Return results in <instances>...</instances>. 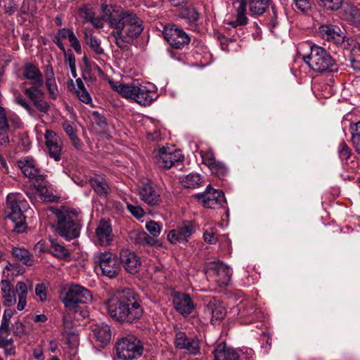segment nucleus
<instances>
[{
  "label": "nucleus",
  "mask_w": 360,
  "mask_h": 360,
  "mask_svg": "<svg viewBox=\"0 0 360 360\" xmlns=\"http://www.w3.org/2000/svg\"><path fill=\"white\" fill-rule=\"evenodd\" d=\"M205 313L212 316V321H217L225 316L226 310L219 300L212 297L206 304Z\"/></svg>",
  "instance_id": "a878e982"
},
{
  "label": "nucleus",
  "mask_w": 360,
  "mask_h": 360,
  "mask_svg": "<svg viewBox=\"0 0 360 360\" xmlns=\"http://www.w3.org/2000/svg\"><path fill=\"white\" fill-rule=\"evenodd\" d=\"M33 104L39 112H41L43 113H48V112L50 110L49 103L47 101H44L43 98H40Z\"/></svg>",
  "instance_id": "052dcab7"
},
{
  "label": "nucleus",
  "mask_w": 360,
  "mask_h": 360,
  "mask_svg": "<svg viewBox=\"0 0 360 360\" xmlns=\"http://www.w3.org/2000/svg\"><path fill=\"white\" fill-rule=\"evenodd\" d=\"M45 84L50 98L53 100H56L58 96V89L56 79L51 80V79H49V80H45Z\"/></svg>",
  "instance_id": "de8ad7c7"
},
{
  "label": "nucleus",
  "mask_w": 360,
  "mask_h": 360,
  "mask_svg": "<svg viewBox=\"0 0 360 360\" xmlns=\"http://www.w3.org/2000/svg\"><path fill=\"white\" fill-rule=\"evenodd\" d=\"M117 357L122 360L138 359L143 354V347L140 340L134 335H128L116 342Z\"/></svg>",
  "instance_id": "6e6552de"
},
{
  "label": "nucleus",
  "mask_w": 360,
  "mask_h": 360,
  "mask_svg": "<svg viewBox=\"0 0 360 360\" xmlns=\"http://www.w3.org/2000/svg\"><path fill=\"white\" fill-rule=\"evenodd\" d=\"M24 78L30 81V84L36 87H41L44 84V78L39 68L32 63H27L23 67Z\"/></svg>",
  "instance_id": "4be33fe9"
},
{
  "label": "nucleus",
  "mask_w": 360,
  "mask_h": 360,
  "mask_svg": "<svg viewBox=\"0 0 360 360\" xmlns=\"http://www.w3.org/2000/svg\"><path fill=\"white\" fill-rule=\"evenodd\" d=\"M180 182L182 186L188 188H196L201 186L202 181L200 174L191 173L186 176H181Z\"/></svg>",
  "instance_id": "f704fd0d"
},
{
  "label": "nucleus",
  "mask_w": 360,
  "mask_h": 360,
  "mask_svg": "<svg viewBox=\"0 0 360 360\" xmlns=\"http://www.w3.org/2000/svg\"><path fill=\"white\" fill-rule=\"evenodd\" d=\"M127 209L136 219H140L145 215V211L139 205L127 203Z\"/></svg>",
  "instance_id": "6e6d98bb"
},
{
  "label": "nucleus",
  "mask_w": 360,
  "mask_h": 360,
  "mask_svg": "<svg viewBox=\"0 0 360 360\" xmlns=\"http://www.w3.org/2000/svg\"><path fill=\"white\" fill-rule=\"evenodd\" d=\"M68 39L70 43V46L74 49V50L77 53H81L82 46L80 45L79 41L77 39L73 31H72L71 33L68 35Z\"/></svg>",
  "instance_id": "13d9d810"
},
{
  "label": "nucleus",
  "mask_w": 360,
  "mask_h": 360,
  "mask_svg": "<svg viewBox=\"0 0 360 360\" xmlns=\"http://www.w3.org/2000/svg\"><path fill=\"white\" fill-rule=\"evenodd\" d=\"M34 86L26 88L24 91L26 96L33 102L35 103L40 98H44V93L39 89Z\"/></svg>",
  "instance_id": "a18cd8bd"
},
{
  "label": "nucleus",
  "mask_w": 360,
  "mask_h": 360,
  "mask_svg": "<svg viewBox=\"0 0 360 360\" xmlns=\"http://www.w3.org/2000/svg\"><path fill=\"white\" fill-rule=\"evenodd\" d=\"M91 115L94 123L99 127L100 130L102 131H106L108 124L105 117L97 111H93Z\"/></svg>",
  "instance_id": "49530a36"
},
{
  "label": "nucleus",
  "mask_w": 360,
  "mask_h": 360,
  "mask_svg": "<svg viewBox=\"0 0 360 360\" xmlns=\"http://www.w3.org/2000/svg\"><path fill=\"white\" fill-rule=\"evenodd\" d=\"M65 61L68 63L70 68L76 66L75 57L70 50V53L65 55Z\"/></svg>",
  "instance_id": "338daca9"
},
{
  "label": "nucleus",
  "mask_w": 360,
  "mask_h": 360,
  "mask_svg": "<svg viewBox=\"0 0 360 360\" xmlns=\"http://www.w3.org/2000/svg\"><path fill=\"white\" fill-rule=\"evenodd\" d=\"M44 139L50 158L56 162L60 161L63 150V142L60 136L55 131L46 129Z\"/></svg>",
  "instance_id": "dca6fc26"
},
{
  "label": "nucleus",
  "mask_w": 360,
  "mask_h": 360,
  "mask_svg": "<svg viewBox=\"0 0 360 360\" xmlns=\"http://www.w3.org/2000/svg\"><path fill=\"white\" fill-rule=\"evenodd\" d=\"M319 34L324 40L340 44L344 41L345 35L341 28L329 22L321 25L319 27Z\"/></svg>",
  "instance_id": "a211bd4d"
},
{
  "label": "nucleus",
  "mask_w": 360,
  "mask_h": 360,
  "mask_svg": "<svg viewBox=\"0 0 360 360\" xmlns=\"http://www.w3.org/2000/svg\"><path fill=\"white\" fill-rule=\"evenodd\" d=\"M304 63L315 72H337L338 64L330 54L323 47L310 46V53L303 56Z\"/></svg>",
  "instance_id": "20e7f679"
},
{
  "label": "nucleus",
  "mask_w": 360,
  "mask_h": 360,
  "mask_svg": "<svg viewBox=\"0 0 360 360\" xmlns=\"http://www.w3.org/2000/svg\"><path fill=\"white\" fill-rule=\"evenodd\" d=\"M96 236L101 245H109L112 239L113 234L111 225L108 221L101 219L96 229Z\"/></svg>",
  "instance_id": "5701e85b"
},
{
  "label": "nucleus",
  "mask_w": 360,
  "mask_h": 360,
  "mask_svg": "<svg viewBox=\"0 0 360 360\" xmlns=\"http://www.w3.org/2000/svg\"><path fill=\"white\" fill-rule=\"evenodd\" d=\"M208 168L212 174L219 178L225 176L228 172V169L225 164L219 160H217L214 164H212V165Z\"/></svg>",
  "instance_id": "37998d69"
},
{
  "label": "nucleus",
  "mask_w": 360,
  "mask_h": 360,
  "mask_svg": "<svg viewBox=\"0 0 360 360\" xmlns=\"http://www.w3.org/2000/svg\"><path fill=\"white\" fill-rule=\"evenodd\" d=\"M338 153L341 160H347L352 155V150L345 141H342L339 145Z\"/></svg>",
  "instance_id": "864d4df0"
},
{
  "label": "nucleus",
  "mask_w": 360,
  "mask_h": 360,
  "mask_svg": "<svg viewBox=\"0 0 360 360\" xmlns=\"http://www.w3.org/2000/svg\"><path fill=\"white\" fill-rule=\"evenodd\" d=\"M16 164L23 174L30 179H33L40 171L36 160L30 157H25L18 160Z\"/></svg>",
  "instance_id": "393cba45"
},
{
  "label": "nucleus",
  "mask_w": 360,
  "mask_h": 360,
  "mask_svg": "<svg viewBox=\"0 0 360 360\" xmlns=\"http://www.w3.org/2000/svg\"><path fill=\"white\" fill-rule=\"evenodd\" d=\"M49 252L56 257L61 259H67L70 257V252L63 243L56 239H51Z\"/></svg>",
  "instance_id": "473e14b6"
},
{
  "label": "nucleus",
  "mask_w": 360,
  "mask_h": 360,
  "mask_svg": "<svg viewBox=\"0 0 360 360\" xmlns=\"http://www.w3.org/2000/svg\"><path fill=\"white\" fill-rule=\"evenodd\" d=\"M50 211L56 217L54 228L57 233L67 240L79 237L82 226V217L79 211L65 206L51 207Z\"/></svg>",
  "instance_id": "f03ea898"
},
{
  "label": "nucleus",
  "mask_w": 360,
  "mask_h": 360,
  "mask_svg": "<svg viewBox=\"0 0 360 360\" xmlns=\"http://www.w3.org/2000/svg\"><path fill=\"white\" fill-rule=\"evenodd\" d=\"M174 342L177 349H184L191 355H198L200 352V340L196 336L188 337L186 333L178 330Z\"/></svg>",
  "instance_id": "ddd939ff"
},
{
  "label": "nucleus",
  "mask_w": 360,
  "mask_h": 360,
  "mask_svg": "<svg viewBox=\"0 0 360 360\" xmlns=\"http://www.w3.org/2000/svg\"><path fill=\"white\" fill-rule=\"evenodd\" d=\"M1 291L4 298V305L11 307L16 302L15 292L18 295V303L17 309L22 311L25 309L27 303V297L28 293V286L24 282L19 281L16 284L15 291L13 290L11 282L7 279H4L0 283Z\"/></svg>",
  "instance_id": "0eeeda50"
},
{
  "label": "nucleus",
  "mask_w": 360,
  "mask_h": 360,
  "mask_svg": "<svg viewBox=\"0 0 360 360\" xmlns=\"http://www.w3.org/2000/svg\"><path fill=\"white\" fill-rule=\"evenodd\" d=\"M62 127L69 138L77 134L75 124L70 120H65L62 124Z\"/></svg>",
  "instance_id": "4d7b16f0"
},
{
  "label": "nucleus",
  "mask_w": 360,
  "mask_h": 360,
  "mask_svg": "<svg viewBox=\"0 0 360 360\" xmlns=\"http://www.w3.org/2000/svg\"><path fill=\"white\" fill-rule=\"evenodd\" d=\"M195 232V226L192 221H187L171 230L167 234V239L172 244L186 243Z\"/></svg>",
  "instance_id": "2eb2a0df"
},
{
  "label": "nucleus",
  "mask_w": 360,
  "mask_h": 360,
  "mask_svg": "<svg viewBox=\"0 0 360 360\" xmlns=\"http://www.w3.org/2000/svg\"><path fill=\"white\" fill-rule=\"evenodd\" d=\"M60 299L68 311L82 318L88 316L86 304L92 300V294L88 289L78 284H71L62 291Z\"/></svg>",
  "instance_id": "7ed1b4c3"
},
{
  "label": "nucleus",
  "mask_w": 360,
  "mask_h": 360,
  "mask_svg": "<svg viewBox=\"0 0 360 360\" xmlns=\"http://www.w3.org/2000/svg\"><path fill=\"white\" fill-rule=\"evenodd\" d=\"M212 270L217 276L216 281L219 285H229L232 275V271L229 266L222 262H217Z\"/></svg>",
  "instance_id": "bb28decb"
},
{
  "label": "nucleus",
  "mask_w": 360,
  "mask_h": 360,
  "mask_svg": "<svg viewBox=\"0 0 360 360\" xmlns=\"http://www.w3.org/2000/svg\"><path fill=\"white\" fill-rule=\"evenodd\" d=\"M34 10V6H31L30 0H24L18 14V16L20 18L18 19V21L20 24H23L27 21L28 16L33 15Z\"/></svg>",
  "instance_id": "4c0bfd02"
},
{
  "label": "nucleus",
  "mask_w": 360,
  "mask_h": 360,
  "mask_svg": "<svg viewBox=\"0 0 360 360\" xmlns=\"http://www.w3.org/2000/svg\"><path fill=\"white\" fill-rule=\"evenodd\" d=\"M293 2L295 8L302 13H307L311 9V0H293Z\"/></svg>",
  "instance_id": "603ef678"
},
{
  "label": "nucleus",
  "mask_w": 360,
  "mask_h": 360,
  "mask_svg": "<svg viewBox=\"0 0 360 360\" xmlns=\"http://www.w3.org/2000/svg\"><path fill=\"white\" fill-rule=\"evenodd\" d=\"M127 302V289H124L105 300L103 304L108 314L115 321L119 322Z\"/></svg>",
  "instance_id": "f8f14e48"
},
{
  "label": "nucleus",
  "mask_w": 360,
  "mask_h": 360,
  "mask_svg": "<svg viewBox=\"0 0 360 360\" xmlns=\"http://www.w3.org/2000/svg\"><path fill=\"white\" fill-rule=\"evenodd\" d=\"M162 35L168 44L175 49H182L191 41L188 34L174 24L165 25L162 30Z\"/></svg>",
  "instance_id": "9b49d317"
},
{
  "label": "nucleus",
  "mask_w": 360,
  "mask_h": 360,
  "mask_svg": "<svg viewBox=\"0 0 360 360\" xmlns=\"http://www.w3.org/2000/svg\"><path fill=\"white\" fill-rule=\"evenodd\" d=\"M113 90L122 97L133 100L141 105H150L154 101L153 95L146 86L134 84H124L120 82L110 81Z\"/></svg>",
  "instance_id": "39448f33"
},
{
  "label": "nucleus",
  "mask_w": 360,
  "mask_h": 360,
  "mask_svg": "<svg viewBox=\"0 0 360 360\" xmlns=\"http://www.w3.org/2000/svg\"><path fill=\"white\" fill-rule=\"evenodd\" d=\"M5 13L12 15L18 9V1L16 0H3Z\"/></svg>",
  "instance_id": "09e8293b"
},
{
  "label": "nucleus",
  "mask_w": 360,
  "mask_h": 360,
  "mask_svg": "<svg viewBox=\"0 0 360 360\" xmlns=\"http://www.w3.org/2000/svg\"><path fill=\"white\" fill-rule=\"evenodd\" d=\"M238 6L236 8V20L226 22V23L233 28L238 26L245 25L248 19L246 16L247 2L245 0H237Z\"/></svg>",
  "instance_id": "c85d7f7f"
},
{
  "label": "nucleus",
  "mask_w": 360,
  "mask_h": 360,
  "mask_svg": "<svg viewBox=\"0 0 360 360\" xmlns=\"http://www.w3.org/2000/svg\"><path fill=\"white\" fill-rule=\"evenodd\" d=\"M127 301L120 323H133L140 320L144 313L139 295L132 289L127 288Z\"/></svg>",
  "instance_id": "1a4fd4ad"
},
{
  "label": "nucleus",
  "mask_w": 360,
  "mask_h": 360,
  "mask_svg": "<svg viewBox=\"0 0 360 360\" xmlns=\"http://www.w3.org/2000/svg\"><path fill=\"white\" fill-rule=\"evenodd\" d=\"M89 182L94 191L101 197L106 196L111 191L108 183L102 177L91 178Z\"/></svg>",
  "instance_id": "2f4dec72"
},
{
  "label": "nucleus",
  "mask_w": 360,
  "mask_h": 360,
  "mask_svg": "<svg viewBox=\"0 0 360 360\" xmlns=\"http://www.w3.org/2000/svg\"><path fill=\"white\" fill-rule=\"evenodd\" d=\"M203 238L205 241L210 244H214L217 242V237H215L212 229L207 230L203 234Z\"/></svg>",
  "instance_id": "0e129e2a"
},
{
  "label": "nucleus",
  "mask_w": 360,
  "mask_h": 360,
  "mask_svg": "<svg viewBox=\"0 0 360 360\" xmlns=\"http://www.w3.org/2000/svg\"><path fill=\"white\" fill-rule=\"evenodd\" d=\"M179 16L187 20L189 23H195L200 18V13L197 9L192 6H187L180 11Z\"/></svg>",
  "instance_id": "58836bf2"
},
{
  "label": "nucleus",
  "mask_w": 360,
  "mask_h": 360,
  "mask_svg": "<svg viewBox=\"0 0 360 360\" xmlns=\"http://www.w3.org/2000/svg\"><path fill=\"white\" fill-rule=\"evenodd\" d=\"M35 294L39 297L41 302H44L47 299L46 287L44 283H38L35 286Z\"/></svg>",
  "instance_id": "bf43d9fd"
},
{
  "label": "nucleus",
  "mask_w": 360,
  "mask_h": 360,
  "mask_svg": "<svg viewBox=\"0 0 360 360\" xmlns=\"http://www.w3.org/2000/svg\"><path fill=\"white\" fill-rule=\"evenodd\" d=\"M31 180L33 181L34 186L36 187L38 192L43 195L47 191L46 187L48 181L46 180V175L41 174L39 172Z\"/></svg>",
  "instance_id": "a19ab883"
},
{
  "label": "nucleus",
  "mask_w": 360,
  "mask_h": 360,
  "mask_svg": "<svg viewBox=\"0 0 360 360\" xmlns=\"http://www.w3.org/2000/svg\"><path fill=\"white\" fill-rule=\"evenodd\" d=\"M350 129L352 131V141L355 142L360 140V121L350 124Z\"/></svg>",
  "instance_id": "680f3d73"
},
{
  "label": "nucleus",
  "mask_w": 360,
  "mask_h": 360,
  "mask_svg": "<svg viewBox=\"0 0 360 360\" xmlns=\"http://www.w3.org/2000/svg\"><path fill=\"white\" fill-rule=\"evenodd\" d=\"M343 1L344 0H316V2L320 6L327 10L337 11L341 7Z\"/></svg>",
  "instance_id": "c03bdc74"
},
{
  "label": "nucleus",
  "mask_w": 360,
  "mask_h": 360,
  "mask_svg": "<svg viewBox=\"0 0 360 360\" xmlns=\"http://www.w3.org/2000/svg\"><path fill=\"white\" fill-rule=\"evenodd\" d=\"M342 18L349 24L360 30V9L352 6L343 8Z\"/></svg>",
  "instance_id": "7c9ffc66"
},
{
  "label": "nucleus",
  "mask_w": 360,
  "mask_h": 360,
  "mask_svg": "<svg viewBox=\"0 0 360 360\" xmlns=\"http://www.w3.org/2000/svg\"><path fill=\"white\" fill-rule=\"evenodd\" d=\"M92 332L96 340L102 345H107L112 338L110 327L106 323L96 324L93 326Z\"/></svg>",
  "instance_id": "c756f323"
},
{
  "label": "nucleus",
  "mask_w": 360,
  "mask_h": 360,
  "mask_svg": "<svg viewBox=\"0 0 360 360\" xmlns=\"http://www.w3.org/2000/svg\"><path fill=\"white\" fill-rule=\"evenodd\" d=\"M200 156L202 160V163L207 167H210L217 161L212 150L200 151Z\"/></svg>",
  "instance_id": "3c124183"
},
{
  "label": "nucleus",
  "mask_w": 360,
  "mask_h": 360,
  "mask_svg": "<svg viewBox=\"0 0 360 360\" xmlns=\"http://www.w3.org/2000/svg\"><path fill=\"white\" fill-rule=\"evenodd\" d=\"M84 39L86 44L95 54L100 56L105 53L104 49L101 46V40L93 35L91 32H84Z\"/></svg>",
  "instance_id": "72a5a7b5"
},
{
  "label": "nucleus",
  "mask_w": 360,
  "mask_h": 360,
  "mask_svg": "<svg viewBox=\"0 0 360 360\" xmlns=\"http://www.w3.org/2000/svg\"><path fill=\"white\" fill-rule=\"evenodd\" d=\"M146 229L153 237H158L161 231V226L160 224L152 220L146 224Z\"/></svg>",
  "instance_id": "5fc2aeb1"
},
{
  "label": "nucleus",
  "mask_w": 360,
  "mask_h": 360,
  "mask_svg": "<svg viewBox=\"0 0 360 360\" xmlns=\"http://www.w3.org/2000/svg\"><path fill=\"white\" fill-rule=\"evenodd\" d=\"M103 21L112 30L110 35L115 44L124 51L129 49V46L143 30V20L135 13L112 6L103 4L101 18L94 17L90 22L96 28H102Z\"/></svg>",
  "instance_id": "f257e3e1"
},
{
  "label": "nucleus",
  "mask_w": 360,
  "mask_h": 360,
  "mask_svg": "<svg viewBox=\"0 0 360 360\" xmlns=\"http://www.w3.org/2000/svg\"><path fill=\"white\" fill-rule=\"evenodd\" d=\"M214 360H238V354L232 349L226 347L224 342L217 345L212 352Z\"/></svg>",
  "instance_id": "cd10ccee"
},
{
  "label": "nucleus",
  "mask_w": 360,
  "mask_h": 360,
  "mask_svg": "<svg viewBox=\"0 0 360 360\" xmlns=\"http://www.w3.org/2000/svg\"><path fill=\"white\" fill-rule=\"evenodd\" d=\"M350 67L356 72H360V45L354 46L350 55Z\"/></svg>",
  "instance_id": "79ce46f5"
},
{
  "label": "nucleus",
  "mask_w": 360,
  "mask_h": 360,
  "mask_svg": "<svg viewBox=\"0 0 360 360\" xmlns=\"http://www.w3.org/2000/svg\"><path fill=\"white\" fill-rule=\"evenodd\" d=\"M184 158L179 151L167 152L165 148H160L156 155V162L160 167L170 169L173 166L179 165Z\"/></svg>",
  "instance_id": "6ab92c4d"
},
{
  "label": "nucleus",
  "mask_w": 360,
  "mask_h": 360,
  "mask_svg": "<svg viewBox=\"0 0 360 360\" xmlns=\"http://www.w3.org/2000/svg\"><path fill=\"white\" fill-rule=\"evenodd\" d=\"M141 199L150 206H155L161 202L160 194L150 183H145L139 188Z\"/></svg>",
  "instance_id": "aec40b11"
},
{
  "label": "nucleus",
  "mask_w": 360,
  "mask_h": 360,
  "mask_svg": "<svg viewBox=\"0 0 360 360\" xmlns=\"http://www.w3.org/2000/svg\"><path fill=\"white\" fill-rule=\"evenodd\" d=\"M25 204V200L20 195L10 193L6 197L5 212L14 224L13 231L18 233H23L26 229L25 217L22 211Z\"/></svg>",
  "instance_id": "423d86ee"
},
{
  "label": "nucleus",
  "mask_w": 360,
  "mask_h": 360,
  "mask_svg": "<svg viewBox=\"0 0 360 360\" xmlns=\"http://www.w3.org/2000/svg\"><path fill=\"white\" fill-rule=\"evenodd\" d=\"M94 259L103 276L113 278L119 274L120 265L115 254L110 252H98L95 255Z\"/></svg>",
  "instance_id": "9d476101"
},
{
  "label": "nucleus",
  "mask_w": 360,
  "mask_h": 360,
  "mask_svg": "<svg viewBox=\"0 0 360 360\" xmlns=\"http://www.w3.org/2000/svg\"><path fill=\"white\" fill-rule=\"evenodd\" d=\"M77 94L79 100L84 103H89L91 102V98L87 91L85 89L77 90Z\"/></svg>",
  "instance_id": "e2e57ef3"
},
{
  "label": "nucleus",
  "mask_w": 360,
  "mask_h": 360,
  "mask_svg": "<svg viewBox=\"0 0 360 360\" xmlns=\"http://www.w3.org/2000/svg\"><path fill=\"white\" fill-rule=\"evenodd\" d=\"M270 0H249V10L253 15H262L269 6Z\"/></svg>",
  "instance_id": "e433bc0d"
},
{
  "label": "nucleus",
  "mask_w": 360,
  "mask_h": 360,
  "mask_svg": "<svg viewBox=\"0 0 360 360\" xmlns=\"http://www.w3.org/2000/svg\"><path fill=\"white\" fill-rule=\"evenodd\" d=\"M195 197L202 201L205 207L212 209L221 207L226 202L224 193L221 191L214 189L210 185L207 186L204 193H198Z\"/></svg>",
  "instance_id": "4468645a"
},
{
  "label": "nucleus",
  "mask_w": 360,
  "mask_h": 360,
  "mask_svg": "<svg viewBox=\"0 0 360 360\" xmlns=\"http://www.w3.org/2000/svg\"><path fill=\"white\" fill-rule=\"evenodd\" d=\"M0 129L7 131L9 129V125L6 115L0 117Z\"/></svg>",
  "instance_id": "774afa93"
},
{
  "label": "nucleus",
  "mask_w": 360,
  "mask_h": 360,
  "mask_svg": "<svg viewBox=\"0 0 360 360\" xmlns=\"http://www.w3.org/2000/svg\"><path fill=\"white\" fill-rule=\"evenodd\" d=\"M173 303L175 309L184 316L189 315L194 309V304L188 294L175 296Z\"/></svg>",
  "instance_id": "b1692460"
},
{
  "label": "nucleus",
  "mask_w": 360,
  "mask_h": 360,
  "mask_svg": "<svg viewBox=\"0 0 360 360\" xmlns=\"http://www.w3.org/2000/svg\"><path fill=\"white\" fill-rule=\"evenodd\" d=\"M12 255L18 261L27 266H31L33 264V257L27 250L24 248H13Z\"/></svg>",
  "instance_id": "c9c22d12"
},
{
  "label": "nucleus",
  "mask_w": 360,
  "mask_h": 360,
  "mask_svg": "<svg viewBox=\"0 0 360 360\" xmlns=\"http://www.w3.org/2000/svg\"><path fill=\"white\" fill-rule=\"evenodd\" d=\"M132 238L134 240V243L139 245L147 244L153 245L156 243V237L150 236L143 231L134 233Z\"/></svg>",
  "instance_id": "ea45409f"
},
{
  "label": "nucleus",
  "mask_w": 360,
  "mask_h": 360,
  "mask_svg": "<svg viewBox=\"0 0 360 360\" xmlns=\"http://www.w3.org/2000/svg\"><path fill=\"white\" fill-rule=\"evenodd\" d=\"M14 102L25 108L30 115H34L35 110L31 107L30 103L26 101L21 94H18L14 98Z\"/></svg>",
  "instance_id": "8fccbe9b"
},
{
  "label": "nucleus",
  "mask_w": 360,
  "mask_h": 360,
  "mask_svg": "<svg viewBox=\"0 0 360 360\" xmlns=\"http://www.w3.org/2000/svg\"><path fill=\"white\" fill-rule=\"evenodd\" d=\"M119 262L125 271L131 274L138 273L141 264V259L136 253L128 249L120 251Z\"/></svg>",
  "instance_id": "f3484780"
},
{
  "label": "nucleus",
  "mask_w": 360,
  "mask_h": 360,
  "mask_svg": "<svg viewBox=\"0 0 360 360\" xmlns=\"http://www.w3.org/2000/svg\"><path fill=\"white\" fill-rule=\"evenodd\" d=\"M238 317L245 324L251 323L260 317L261 311L253 303L240 304L238 306Z\"/></svg>",
  "instance_id": "412c9836"
},
{
  "label": "nucleus",
  "mask_w": 360,
  "mask_h": 360,
  "mask_svg": "<svg viewBox=\"0 0 360 360\" xmlns=\"http://www.w3.org/2000/svg\"><path fill=\"white\" fill-rule=\"evenodd\" d=\"M13 333L21 336L25 333V326L22 322L17 321L13 325Z\"/></svg>",
  "instance_id": "69168bd1"
}]
</instances>
